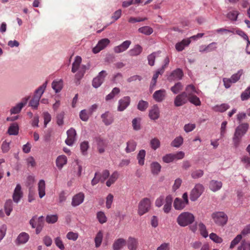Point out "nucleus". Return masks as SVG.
I'll list each match as a JSON object with an SVG mask.
<instances>
[{
	"label": "nucleus",
	"mask_w": 250,
	"mask_h": 250,
	"mask_svg": "<svg viewBox=\"0 0 250 250\" xmlns=\"http://www.w3.org/2000/svg\"><path fill=\"white\" fill-rule=\"evenodd\" d=\"M141 119L140 118H134L132 122L133 128L135 130L141 129Z\"/></svg>",
	"instance_id": "nucleus-55"
},
{
	"label": "nucleus",
	"mask_w": 250,
	"mask_h": 250,
	"mask_svg": "<svg viewBox=\"0 0 250 250\" xmlns=\"http://www.w3.org/2000/svg\"><path fill=\"white\" fill-rule=\"evenodd\" d=\"M146 156V151L144 149L141 150L138 154L137 159L138 163L142 166L144 164V160Z\"/></svg>",
	"instance_id": "nucleus-49"
},
{
	"label": "nucleus",
	"mask_w": 250,
	"mask_h": 250,
	"mask_svg": "<svg viewBox=\"0 0 250 250\" xmlns=\"http://www.w3.org/2000/svg\"><path fill=\"white\" fill-rule=\"evenodd\" d=\"M136 147V143L135 141L131 140L127 143V146L125 148V151L127 153H129L134 151Z\"/></svg>",
	"instance_id": "nucleus-41"
},
{
	"label": "nucleus",
	"mask_w": 250,
	"mask_h": 250,
	"mask_svg": "<svg viewBox=\"0 0 250 250\" xmlns=\"http://www.w3.org/2000/svg\"><path fill=\"white\" fill-rule=\"evenodd\" d=\"M131 44L130 41H125L120 45L117 46L114 48V51L116 53H120L125 51Z\"/></svg>",
	"instance_id": "nucleus-19"
},
{
	"label": "nucleus",
	"mask_w": 250,
	"mask_h": 250,
	"mask_svg": "<svg viewBox=\"0 0 250 250\" xmlns=\"http://www.w3.org/2000/svg\"><path fill=\"white\" fill-rule=\"evenodd\" d=\"M148 106V102L141 100L138 104V109L141 111H145Z\"/></svg>",
	"instance_id": "nucleus-60"
},
{
	"label": "nucleus",
	"mask_w": 250,
	"mask_h": 250,
	"mask_svg": "<svg viewBox=\"0 0 250 250\" xmlns=\"http://www.w3.org/2000/svg\"><path fill=\"white\" fill-rule=\"evenodd\" d=\"M211 218L214 222L217 225L223 226L228 221L227 215L222 211H217L212 213Z\"/></svg>",
	"instance_id": "nucleus-3"
},
{
	"label": "nucleus",
	"mask_w": 250,
	"mask_h": 250,
	"mask_svg": "<svg viewBox=\"0 0 250 250\" xmlns=\"http://www.w3.org/2000/svg\"><path fill=\"white\" fill-rule=\"evenodd\" d=\"M84 198V195L83 192H80L73 196L71 205L73 207H76L81 204Z\"/></svg>",
	"instance_id": "nucleus-14"
},
{
	"label": "nucleus",
	"mask_w": 250,
	"mask_h": 250,
	"mask_svg": "<svg viewBox=\"0 0 250 250\" xmlns=\"http://www.w3.org/2000/svg\"><path fill=\"white\" fill-rule=\"evenodd\" d=\"M109 112H106L103 114L101 116L103 122L106 125H108L111 124L113 122V119L112 117H108Z\"/></svg>",
	"instance_id": "nucleus-38"
},
{
	"label": "nucleus",
	"mask_w": 250,
	"mask_h": 250,
	"mask_svg": "<svg viewBox=\"0 0 250 250\" xmlns=\"http://www.w3.org/2000/svg\"><path fill=\"white\" fill-rule=\"evenodd\" d=\"M150 204L149 199L145 198L142 199L139 204L138 214L141 216L148 212L150 209Z\"/></svg>",
	"instance_id": "nucleus-5"
},
{
	"label": "nucleus",
	"mask_w": 250,
	"mask_h": 250,
	"mask_svg": "<svg viewBox=\"0 0 250 250\" xmlns=\"http://www.w3.org/2000/svg\"><path fill=\"white\" fill-rule=\"evenodd\" d=\"M138 31L140 33L145 34L146 35H149L153 33V29L149 26H145L140 27L138 29Z\"/></svg>",
	"instance_id": "nucleus-42"
},
{
	"label": "nucleus",
	"mask_w": 250,
	"mask_h": 250,
	"mask_svg": "<svg viewBox=\"0 0 250 250\" xmlns=\"http://www.w3.org/2000/svg\"><path fill=\"white\" fill-rule=\"evenodd\" d=\"M119 177V173L117 171H114L109 177L106 183V185L109 187L113 184Z\"/></svg>",
	"instance_id": "nucleus-30"
},
{
	"label": "nucleus",
	"mask_w": 250,
	"mask_h": 250,
	"mask_svg": "<svg viewBox=\"0 0 250 250\" xmlns=\"http://www.w3.org/2000/svg\"><path fill=\"white\" fill-rule=\"evenodd\" d=\"M167 95L166 90L164 89L156 91L153 94V98L157 102H161L165 99Z\"/></svg>",
	"instance_id": "nucleus-12"
},
{
	"label": "nucleus",
	"mask_w": 250,
	"mask_h": 250,
	"mask_svg": "<svg viewBox=\"0 0 250 250\" xmlns=\"http://www.w3.org/2000/svg\"><path fill=\"white\" fill-rule=\"evenodd\" d=\"M103 238V234L102 231H99L96 234L94 239L95 247L98 248L100 246Z\"/></svg>",
	"instance_id": "nucleus-44"
},
{
	"label": "nucleus",
	"mask_w": 250,
	"mask_h": 250,
	"mask_svg": "<svg viewBox=\"0 0 250 250\" xmlns=\"http://www.w3.org/2000/svg\"><path fill=\"white\" fill-rule=\"evenodd\" d=\"M151 171L153 174L158 175L161 171V166L158 162H153L150 166Z\"/></svg>",
	"instance_id": "nucleus-34"
},
{
	"label": "nucleus",
	"mask_w": 250,
	"mask_h": 250,
	"mask_svg": "<svg viewBox=\"0 0 250 250\" xmlns=\"http://www.w3.org/2000/svg\"><path fill=\"white\" fill-rule=\"evenodd\" d=\"M58 219V215H48L46 217V222L48 224H54L56 223Z\"/></svg>",
	"instance_id": "nucleus-54"
},
{
	"label": "nucleus",
	"mask_w": 250,
	"mask_h": 250,
	"mask_svg": "<svg viewBox=\"0 0 250 250\" xmlns=\"http://www.w3.org/2000/svg\"><path fill=\"white\" fill-rule=\"evenodd\" d=\"M81 150L84 155L86 154V151L89 148V144L87 141H83L80 144Z\"/></svg>",
	"instance_id": "nucleus-58"
},
{
	"label": "nucleus",
	"mask_w": 250,
	"mask_h": 250,
	"mask_svg": "<svg viewBox=\"0 0 250 250\" xmlns=\"http://www.w3.org/2000/svg\"><path fill=\"white\" fill-rule=\"evenodd\" d=\"M183 199L176 198L173 203V206L176 210H182L188 204V195L187 192L182 196Z\"/></svg>",
	"instance_id": "nucleus-4"
},
{
	"label": "nucleus",
	"mask_w": 250,
	"mask_h": 250,
	"mask_svg": "<svg viewBox=\"0 0 250 250\" xmlns=\"http://www.w3.org/2000/svg\"><path fill=\"white\" fill-rule=\"evenodd\" d=\"M229 108V106L227 104H222L220 105H217L213 107L215 111L223 112Z\"/></svg>",
	"instance_id": "nucleus-46"
},
{
	"label": "nucleus",
	"mask_w": 250,
	"mask_h": 250,
	"mask_svg": "<svg viewBox=\"0 0 250 250\" xmlns=\"http://www.w3.org/2000/svg\"><path fill=\"white\" fill-rule=\"evenodd\" d=\"M183 86L180 82H178L171 87L170 90L174 94H177L183 89Z\"/></svg>",
	"instance_id": "nucleus-50"
},
{
	"label": "nucleus",
	"mask_w": 250,
	"mask_h": 250,
	"mask_svg": "<svg viewBox=\"0 0 250 250\" xmlns=\"http://www.w3.org/2000/svg\"><path fill=\"white\" fill-rule=\"evenodd\" d=\"M160 53V51L155 52L151 53V54L148 56L147 60L149 65H150V66L154 65L155 62V59L156 57H157Z\"/></svg>",
	"instance_id": "nucleus-45"
},
{
	"label": "nucleus",
	"mask_w": 250,
	"mask_h": 250,
	"mask_svg": "<svg viewBox=\"0 0 250 250\" xmlns=\"http://www.w3.org/2000/svg\"><path fill=\"white\" fill-rule=\"evenodd\" d=\"M90 115L91 114H89V111H87L85 109H83L81 111L79 115L80 119L82 121L86 122L88 121Z\"/></svg>",
	"instance_id": "nucleus-52"
},
{
	"label": "nucleus",
	"mask_w": 250,
	"mask_h": 250,
	"mask_svg": "<svg viewBox=\"0 0 250 250\" xmlns=\"http://www.w3.org/2000/svg\"><path fill=\"white\" fill-rule=\"evenodd\" d=\"M67 163V157L65 155H60L56 159V166L61 169Z\"/></svg>",
	"instance_id": "nucleus-26"
},
{
	"label": "nucleus",
	"mask_w": 250,
	"mask_h": 250,
	"mask_svg": "<svg viewBox=\"0 0 250 250\" xmlns=\"http://www.w3.org/2000/svg\"><path fill=\"white\" fill-rule=\"evenodd\" d=\"M29 239V234L25 232H22L18 236L16 240V244L18 245L25 244Z\"/></svg>",
	"instance_id": "nucleus-17"
},
{
	"label": "nucleus",
	"mask_w": 250,
	"mask_h": 250,
	"mask_svg": "<svg viewBox=\"0 0 250 250\" xmlns=\"http://www.w3.org/2000/svg\"><path fill=\"white\" fill-rule=\"evenodd\" d=\"M4 211L7 216H9L13 210V203L11 199L7 200L4 204Z\"/></svg>",
	"instance_id": "nucleus-31"
},
{
	"label": "nucleus",
	"mask_w": 250,
	"mask_h": 250,
	"mask_svg": "<svg viewBox=\"0 0 250 250\" xmlns=\"http://www.w3.org/2000/svg\"><path fill=\"white\" fill-rule=\"evenodd\" d=\"M142 50V47L140 45L137 44L133 48L129 50V53L130 56H135L140 54Z\"/></svg>",
	"instance_id": "nucleus-36"
},
{
	"label": "nucleus",
	"mask_w": 250,
	"mask_h": 250,
	"mask_svg": "<svg viewBox=\"0 0 250 250\" xmlns=\"http://www.w3.org/2000/svg\"><path fill=\"white\" fill-rule=\"evenodd\" d=\"M21 197L22 192L21 191V186L19 184H18L15 188L13 195V201L15 203H18Z\"/></svg>",
	"instance_id": "nucleus-23"
},
{
	"label": "nucleus",
	"mask_w": 250,
	"mask_h": 250,
	"mask_svg": "<svg viewBox=\"0 0 250 250\" xmlns=\"http://www.w3.org/2000/svg\"><path fill=\"white\" fill-rule=\"evenodd\" d=\"M110 43V40L107 38L100 40L95 47L93 48V52L95 54L99 53L105 48Z\"/></svg>",
	"instance_id": "nucleus-8"
},
{
	"label": "nucleus",
	"mask_w": 250,
	"mask_h": 250,
	"mask_svg": "<svg viewBox=\"0 0 250 250\" xmlns=\"http://www.w3.org/2000/svg\"><path fill=\"white\" fill-rule=\"evenodd\" d=\"M191 42L190 38L183 40L181 42H177L175 44V48L177 51L180 52L183 51L185 47L188 46Z\"/></svg>",
	"instance_id": "nucleus-20"
},
{
	"label": "nucleus",
	"mask_w": 250,
	"mask_h": 250,
	"mask_svg": "<svg viewBox=\"0 0 250 250\" xmlns=\"http://www.w3.org/2000/svg\"><path fill=\"white\" fill-rule=\"evenodd\" d=\"M249 127V125L248 123H243L240 125L236 128L234 134L242 137L248 131Z\"/></svg>",
	"instance_id": "nucleus-13"
},
{
	"label": "nucleus",
	"mask_w": 250,
	"mask_h": 250,
	"mask_svg": "<svg viewBox=\"0 0 250 250\" xmlns=\"http://www.w3.org/2000/svg\"><path fill=\"white\" fill-rule=\"evenodd\" d=\"M222 187V183L221 181L212 180L209 182V188L213 191L215 192L221 189Z\"/></svg>",
	"instance_id": "nucleus-22"
},
{
	"label": "nucleus",
	"mask_w": 250,
	"mask_h": 250,
	"mask_svg": "<svg viewBox=\"0 0 250 250\" xmlns=\"http://www.w3.org/2000/svg\"><path fill=\"white\" fill-rule=\"evenodd\" d=\"M198 226L201 235L205 238L207 237L208 236V232L206 226L202 222L199 223Z\"/></svg>",
	"instance_id": "nucleus-43"
},
{
	"label": "nucleus",
	"mask_w": 250,
	"mask_h": 250,
	"mask_svg": "<svg viewBox=\"0 0 250 250\" xmlns=\"http://www.w3.org/2000/svg\"><path fill=\"white\" fill-rule=\"evenodd\" d=\"M239 15V12L238 11L233 10L230 11L227 14V17L231 21H236L237 19V17Z\"/></svg>",
	"instance_id": "nucleus-56"
},
{
	"label": "nucleus",
	"mask_w": 250,
	"mask_h": 250,
	"mask_svg": "<svg viewBox=\"0 0 250 250\" xmlns=\"http://www.w3.org/2000/svg\"><path fill=\"white\" fill-rule=\"evenodd\" d=\"M126 243V240L124 238H118L114 241L112 248L114 250H121L125 245Z\"/></svg>",
	"instance_id": "nucleus-21"
},
{
	"label": "nucleus",
	"mask_w": 250,
	"mask_h": 250,
	"mask_svg": "<svg viewBox=\"0 0 250 250\" xmlns=\"http://www.w3.org/2000/svg\"><path fill=\"white\" fill-rule=\"evenodd\" d=\"M67 138L65 143L68 146H72L76 141V132L75 129L71 128L67 131Z\"/></svg>",
	"instance_id": "nucleus-10"
},
{
	"label": "nucleus",
	"mask_w": 250,
	"mask_h": 250,
	"mask_svg": "<svg viewBox=\"0 0 250 250\" xmlns=\"http://www.w3.org/2000/svg\"><path fill=\"white\" fill-rule=\"evenodd\" d=\"M45 182L43 180H41L38 183L39 194L41 198H42L45 195Z\"/></svg>",
	"instance_id": "nucleus-29"
},
{
	"label": "nucleus",
	"mask_w": 250,
	"mask_h": 250,
	"mask_svg": "<svg viewBox=\"0 0 250 250\" xmlns=\"http://www.w3.org/2000/svg\"><path fill=\"white\" fill-rule=\"evenodd\" d=\"M217 43L215 42H211L206 47H202L200 48V52H209L213 51L217 48Z\"/></svg>",
	"instance_id": "nucleus-28"
},
{
	"label": "nucleus",
	"mask_w": 250,
	"mask_h": 250,
	"mask_svg": "<svg viewBox=\"0 0 250 250\" xmlns=\"http://www.w3.org/2000/svg\"><path fill=\"white\" fill-rule=\"evenodd\" d=\"M126 244L129 250H137L138 247V240L133 237H129Z\"/></svg>",
	"instance_id": "nucleus-15"
},
{
	"label": "nucleus",
	"mask_w": 250,
	"mask_h": 250,
	"mask_svg": "<svg viewBox=\"0 0 250 250\" xmlns=\"http://www.w3.org/2000/svg\"><path fill=\"white\" fill-rule=\"evenodd\" d=\"M19 126L17 123L11 125L8 129V133L10 135H16L19 133Z\"/></svg>",
	"instance_id": "nucleus-33"
},
{
	"label": "nucleus",
	"mask_w": 250,
	"mask_h": 250,
	"mask_svg": "<svg viewBox=\"0 0 250 250\" xmlns=\"http://www.w3.org/2000/svg\"><path fill=\"white\" fill-rule=\"evenodd\" d=\"M97 218L101 224H104L107 221V218L104 213L102 211L97 212Z\"/></svg>",
	"instance_id": "nucleus-53"
},
{
	"label": "nucleus",
	"mask_w": 250,
	"mask_h": 250,
	"mask_svg": "<svg viewBox=\"0 0 250 250\" xmlns=\"http://www.w3.org/2000/svg\"><path fill=\"white\" fill-rule=\"evenodd\" d=\"M130 103V98L129 96H125L119 100L118 102V110L123 111L129 105Z\"/></svg>",
	"instance_id": "nucleus-11"
},
{
	"label": "nucleus",
	"mask_w": 250,
	"mask_h": 250,
	"mask_svg": "<svg viewBox=\"0 0 250 250\" xmlns=\"http://www.w3.org/2000/svg\"><path fill=\"white\" fill-rule=\"evenodd\" d=\"M28 98L24 99L22 101L18 104L16 106L11 108L10 111L11 114H17L19 113L22 107L26 104Z\"/></svg>",
	"instance_id": "nucleus-24"
},
{
	"label": "nucleus",
	"mask_w": 250,
	"mask_h": 250,
	"mask_svg": "<svg viewBox=\"0 0 250 250\" xmlns=\"http://www.w3.org/2000/svg\"><path fill=\"white\" fill-rule=\"evenodd\" d=\"M160 111L159 107L157 105L155 104L149 111V117L153 120H156L159 118Z\"/></svg>",
	"instance_id": "nucleus-18"
},
{
	"label": "nucleus",
	"mask_w": 250,
	"mask_h": 250,
	"mask_svg": "<svg viewBox=\"0 0 250 250\" xmlns=\"http://www.w3.org/2000/svg\"><path fill=\"white\" fill-rule=\"evenodd\" d=\"M47 83V81H46L36 90L34 97L29 102L30 106L35 109L38 107L40 99L46 87Z\"/></svg>",
	"instance_id": "nucleus-2"
},
{
	"label": "nucleus",
	"mask_w": 250,
	"mask_h": 250,
	"mask_svg": "<svg viewBox=\"0 0 250 250\" xmlns=\"http://www.w3.org/2000/svg\"><path fill=\"white\" fill-rule=\"evenodd\" d=\"M63 83L62 80L54 81L52 83V87L56 93L60 92L62 88Z\"/></svg>",
	"instance_id": "nucleus-37"
},
{
	"label": "nucleus",
	"mask_w": 250,
	"mask_h": 250,
	"mask_svg": "<svg viewBox=\"0 0 250 250\" xmlns=\"http://www.w3.org/2000/svg\"><path fill=\"white\" fill-rule=\"evenodd\" d=\"M204 174V171L201 169H197L192 171L191 176L193 179H197L201 177Z\"/></svg>",
	"instance_id": "nucleus-57"
},
{
	"label": "nucleus",
	"mask_w": 250,
	"mask_h": 250,
	"mask_svg": "<svg viewBox=\"0 0 250 250\" xmlns=\"http://www.w3.org/2000/svg\"><path fill=\"white\" fill-rule=\"evenodd\" d=\"M185 92L187 93L188 98L193 95L194 93H198L195 87L192 84L187 86Z\"/></svg>",
	"instance_id": "nucleus-40"
},
{
	"label": "nucleus",
	"mask_w": 250,
	"mask_h": 250,
	"mask_svg": "<svg viewBox=\"0 0 250 250\" xmlns=\"http://www.w3.org/2000/svg\"><path fill=\"white\" fill-rule=\"evenodd\" d=\"M204 190V188L202 184H197L192 189L190 194V199L192 201H195L201 195Z\"/></svg>",
	"instance_id": "nucleus-6"
},
{
	"label": "nucleus",
	"mask_w": 250,
	"mask_h": 250,
	"mask_svg": "<svg viewBox=\"0 0 250 250\" xmlns=\"http://www.w3.org/2000/svg\"><path fill=\"white\" fill-rule=\"evenodd\" d=\"M106 72L104 70L101 71L98 76L94 78L92 81V85L95 88H98L103 83L105 77L106 76Z\"/></svg>",
	"instance_id": "nucleus-9"
},
{
	"label": "nucleus",
	"mask_w": 250,
	"mask_h": 250,
	"mask_svg": "<svg viewBox=\"0 0 250 250\" xmlns=\"http://www.w3.org/2000/svg\"><path fill=\"white\" fill-rule=\"evenodd\" d=\"M54 242L56 246L61 250H64L65 249L63 242L60 237H57L54 239Z\"/></svg>",
	"instance_id": "nucleus-59"
},
{
	"label": "nucleus",
	"mask_w": 250,
	"mask_h": 250,
	"mask_svg": "<svg viewBox=\"0 0 250 250\" xmlns=\"http://www.w3.org/2000/svg\"><path fill=\"white\" fill-rule=\"evenodd\" d=\"M183 143V138L180 136L176 137L171 143L170 145L173 147H179Z\"/></svg>",
	"instance_id": "nucleus-39"
},
{
	"label": "nucleus",
	"mask_w": 250,
	"mask_h": 250,
	"mask_svg": "<svg viewBox=\"0 0 250 250\" xmlns=\"http://www.w3.org/2000/svg\"><path fill=\"white\" fill-rule=\"evenodd\" d=\"M188 100V94L186 92H183L178 95L174 99V105L176 106H180L186 104Z\"/></svg>",
	"instance_id": "nucleus-7"
},
{
	"label": "nucleus",
	"mask_w": 250,
	"mask_h": 250,
	"mask_svg": "<svg viewBox=\"0 0 250 250\" xmlns=\"http://www.w3.org/2000/svg\"><path fill=\"white\" fill-rule=\"evenodd\" d=\"M242 238L241 234H239L231 242L229 248L233 249L236 245H237Z\"/></svg>",
	"instance_id": "nucleus-62"
},
{
	"label": "nucleus",
	"mask_w": 250,
	"mask_h": 250,
	"mask_svg": "<svg viewBox=\"0 0 250 250\" xmlns=\"http://www.w3.org/2000/svg\"><path fill=\"white\" fill-rule=\"evenodd\" d=\"M188 101L196 106H199L201 104L199 98L194 95L189 97Z\"/></svg>",
	"instance_id": "nucleus-51"
},
{
	"label": "nucleus",
	"mask_w": 250,
	"mask_h": 250,
	"mask_svg": "<svg viewBox=\"0 0 250 250\" xmlns=\"http://www.w3.org/2000/svg\"><path fill=\"white\" fill-rule=\"evenodd\" d=\"M250 98V87L247 88L241 95L242 101L247 100Z\"/></svg>",
	"instance_id": "nucleus-64"
},
{
	"label": "nucleus",
	"mask_w": 250,
	"mask_h": 250,
	"mask_svg": "<svg viewBox=\"0 0 250 250\" xmlns=\"http://www.w3.org/2000/svg\"><path fill=\"white\" fill-rule=\"evenodd\" d=\"M195 221L194 215L189 212L181 213L177 218V222L181 227H186L193 223Z\"/></svg>",
	"instance_id": "nucleus-1"
},
{
	"label": "nucleus",
	"mask_w": 250,
	"mask_h": 250,
	"mask_svg": "<svg viewBox=\"0 0 250 250\" xmlns=\"http://www.w3.org/2000/svg\"><path fill=\"white\" fill-rule=\"evenodd\" d=\"M250 250V242L245 240L242 241L241 246L238 248V250Z\"/></svg>",
	"instance_id": "nucleus-61"
},
{
	"label": "nucleus",
	"mask_w": 250,
	"mask_h": 250,
	"mask_svg": "<svg viewBox=\"0 0 250 250\" xmlns=\"http://www.w3.org/2000/svg\"><path fill=\"white\" fill-rule=\"evenodd\" d=\"M209 238L216 243H221L223 242L222 238L214 233H211L209 235Z\"/></svg>",
	"instance_id": "nucleus-63"
},
{
	"label": "nucleus",
	"mask_w": 250,
	"mask_h": 250,
	"mask_svg": "<svg viewBox=\"0 0 250 250\" xmlns=\"http://www.w3.org/2000/svg\"><path fill=\"white\" fill-rule=\"evenodd\" d=\"M96 141L98 152L100 153H104L105 151V147L106 146L105 142L100 138H97Z\"/></svg>",
	"instance_id": "nucleus-27"
},
{
	"label": "nucleus",
	"mask_w": 250,
	"mask_h": 250,
	"mask_svg": "<svg viewBox=\"0 0 250 250\" xmlns=\"http://www.w3.org/2000/svg\"><path fill=\"white\" fill-rule=\"evenodd\" d=\"M236 33L237 35H239L241 37H242L244 40L247 41V45L246 47V51L247 52L250 54V51H249L248 48L249 47V44L250 45V41L249 40V37L248 35L241 30H237L236 31Z\"/></svg>",
	"instance_id": "nucleus-32"
},
{
	"label": "nucleus",
	"mask_w": 250,
	"mask_h": 250,
	"mask_svg": "<svg viewBox=\"0 0 250 250\" xmlns=\"http://www.w3.org/2000/svg\"><path fill=\"white\" fill-rule=\"evenodd\" d=\"M82 62V58L80 56H76L74 62L72 63V72H76L79 70L80 64Z\"/></svg>",
	"instance_id": "nucleus-35"
},
{
	"label": "nucleus",
	"mask_w": 250,
	"mask_h": 250,
	"mask_svg": "<svg viewBox=\"0 0 250 250\" xmlns=\"http://www.w3.org/2000/svg\"><path fill=\"white\" fill-rule=\"evenodd\" d=\"M172 200L173 199L171 195H168L166 197L165 204L163 208V210L166 213H168L170 212L171 209Z\"/></svg>",
	"instance_id": "nucleus-25"
},
{
	"label": "nucleus",
	"mask_w": 250,
	"mask_h": 250,
	"mask_svg": "<svg viewBox=\"0 0 250 250\" xmlns=\"http://www.w3.org/2000/svg\"><path fill=\"white\" fill-rule=\"evenodd\" d=\"M183 72L182 69L177 68L172 71L169 76L168 79L169 81H172L176 80H180L183 76Z\"/></svg>",
	"instance_id": "nucleus-16"
},
{
	"label": "nucleus",
	"mask_w": 250,
	"mask_h": 250,
	"mask_svg": "<svg viewBox=\"0 0 250 250\" xmlns=\"http://www.w3.org/2000/svg\"><path fill=\"white\" fill-rule=\"evenodd\" d=\"M150 145L152 149L156 150L160 146V141L158 138H154L151 140Z\"/></svg>",
	"instance_id": "nucleus-48"
},
{
	"label": "nucleus",
	"mask_w": 250,
	"mask_h": 250,
	"mask_svg": "<svg viewBox=\"0 0 250 250\" xmlns=\"http://www.w3.org/2000/svg\"><path fill=\"white\" fill-rule=\"evenodd\" d=\"M120 92V90L118 87L114 88L112 91L108 94L105 97L106 101L110 100L115 96V95L118 94Z\"/></svg>",
	"instance_id": "nucleus-47"
}]
</instances>
